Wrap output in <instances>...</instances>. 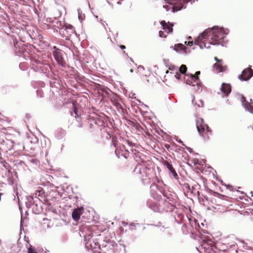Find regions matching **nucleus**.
<instances>
[{
    "mask_svg": "<svg viewBox=\"0 0 253 253\" xmlns=\"http://www.w3.org/2000/svg\"><path fill=\"white\" fill-rule=\"evenodd\" d=\"M225 34L222 30H211L204 31L195 40V44L199 45L201 48H209L211 44H222L224 42Z\"/></svg>",
    "mask_w": 253,
    "mask_h": 253,
    "instance_id": "1",
    "label": "nucleus"
},
{
    "mask_svg": "<svg viewBox=\"0 0 253 253\" xmlns=\"http://www.w3.org/2000/svg\"><path fill=\"white\" fill-rule=\"evenodd\" d=\"M84 240L87 250L91 251L93 253H101L99 251L101 249L100 238H94L92 234H85L84 235Z\"/></svg>",
    "mask_w": 253,
    "mask_h": 253,
    "instance_id": "2",
    "label": "nucleus"
},
{
    "mask_svg": "<svg viewBox=\"0 0 253 253\" xmlns=\"http://www.w3.org/2000/svg\"><path fill=\"white\" fill-rule=\"evenodd\" d=\"M229 207H207V210L208 211H212L213 212L217 213L218 214V215H220L223 213H229L231 214H235L237 213H240V214L242 215H249L250 214V213L251 212L252 215H253V209H252L250 210V211H245L243 212H242L239 210H235V209H230L228 210V208Z\"/></svg>",
    "mask_w": 253,
    "mask_h": 253,
    "instance_id": "3",
    "label": "nucleus"
},
{
    "mask_svg": "<svg viewBox=\"0 0 253 253\" xmlns=\"http://www.w3.org/2000/svg\"><path fill=\"white\" fill-rule=\"evenodd\" d=\"M196 127L200 135L205 140H208L212 135V130L202 118L196 120Z\"/></svg>",
    "mask_w": 253,
    "mask_h": 253,
    "instance_id": "4",
    "label": "nucleus"
},
{
    "mask_svg": "<svg viewBox=\"0 0 253 253\" xmlns=\"http://www.w3.org/2000/svg\"><path fill=\"white\" fill-rule=\"evenodd\" d=\"M36 200L33 202V205L38 206V205L45 204L50 205L51 203L48 202L47 195L45 194V191L41 187H38L35 192Z\"/></svg>",
    "mask_w": 253,
    "mask_h": 253,
    "instance_id": "5",
    "label": "nucleus"
},
{
    "mask_svg": "<svg viewBox=\"0 0 253 253\" xmlns=\"http://www.w3.org/2000/svg\"><path fill=\"white\" fill-rule=\"evenodd\" d=\"M150 209L153 211L154 212H158L161 214L171 213V216H173L175 221H177L178 218L175 215L174 209L172 208V207H148ZM176 208V207H173Z\"/></svg>",
    "mask_w": 253,
    "mask_h": 253,
    "instance_id": "6",
    "label": "nucleus"
},
{
    "mask_svg": "<svg viewBox=\"0 0 253 253\" xmlns=\"http://www.w3.org/2000/svg\"><path fill=\"white\" fill-rule=\"evenodd\" d=\"M150 169L146 166L138 164L134 168V171L139 174V177L142 181L145 180L149 175Z\"/></svg>",
    "mask_w": 253,
    "mask_h": 253,
    "instance_id": "7",
    "label": "nucleus"
},
{
    "mask_svg": "<svg viewBox=\"0 0 253 253\" xmlns=\"http://www.w3.org/2000/svg\"><path fill=\"white\" fill-rule=\"evenodd\" d=\"M166 185L164 182L159 183H152L150 186V191L151 194L154 197L155 195H158V192L166 196Z\"/></svg>",
    "mask_w": 253,
    "mask_h": 253,
    "instance_id": "8",
    "label": "nucleus"
},
{
    "mask_svg": "<svg viewBox=\"0 0 253 253\" xmlns=\"http://www.w3.org/2000/svg\"><path fill=\"white\" fill-rule=\"evenodd\" d=\"M86 212H85L84 207H77V208H74L72 212V217L74 221L78 222L81 219V216Z\"/></svg>",
    "mask_w": 253,
    "mask_h": 253,
    "instance_id": "9",
    "label": "nucleus"
},
{
    "mask_svg": "<svg viewBox=\"0 0 253 253\" xmlns=\"http://www.w3.org/2000/svg\"><path fill=\"white\" fill-rule=\"evenodd\" d=\"M87 207L90 208V209L85 210L86 211H85V212H86L87 214L84 213V214L83 215V218L90 220L95 222L97 221V220L99 218V215L96 213L93 209L91 208L90 207Z\"/></svg>",
    "mask_w": 253,
    "mask_h": 253,
    "instance_id": "10",
    "label": "nucleus"
},
{
    "mask_svg": "<svg viewBox=\"0 0 253 253\" xmlns=\"http://www.w3.org/2000/svg\"><path fill=\"white\" fill-rule=\"evenodd\" d=\"M53 55L54 57L55 60L58 63V64L62 66H64L65 65V62L64 58L62 57V54L60 49L56 48V46H53Z\"/></svg>",
    "mask_w": 253,
    "mask_h": 253,
    "instance_id": "11",
    "label": "nucleus"
},
{
    "mask_svg": "<svg viewBox=\"0 0 253 253\" xmlns=\"http://www.w3.org/2000/svg\"><path fill=\"white\" fill-rule=\"evenodd\" d=\"M186 217L188 218V221H189L191 227L193 229L194 228V227H195V229L198 232H201V233L209 234L208 231L204 229H202L201 228L199 221L197 219H194V220L193 221L192 218L189 217L187 214H186Z\"/></svg>",
    "mask_w": 253,
    "mask_h": 253,
    "instance_id": "12",
    "label": "nucleus"
},
{
    "mask_svg": "<svg viewBox=\"0 0 253 253\" xmlns=\"http://www.w3.org/2000/svg\"><path fill=\"white\" fill-rule=\"evenodd\" d=\"M186 76L187 78L185 79L186 84L194 86H195V84H193V81H194V82H195V84H197L198 89H199L200 86V81L199 78L193 76L192 74H191L190 75H187Z\"/></svg>",
    "mask_w": 253,
    "mask_h": 253,
    "instance_id": "13",
    "label": "nucleus"
},
{
    "mask_svg": "<svg viewBox=\"0 0 253 253\" xmlns=\"http://www.w3.org/2000/svg\"><path fill=\"white\" fill-rule=\"evenodd\" d=\"M253 76V70L248 68L245 69L242 73V74L239 76V79L241 81H248Z\"/></svg>",
    "mask_w": 253,
    "mask_h": 253,
    "instance_id": "14",
    "label": "nucleus"
},
{
    "mask_svg": "<svg viewBox=\"0 0 253 253\" xmlns=\"http://www.w3.org/2000/svg\"><path fill=\"white\" fill-rule=\"evenodd\" d=\"M111 101L113 105H114L119 113H123L124 109L121 104V99L118 96H114L111 98Z\"/></svg>",
    "mask_w": 253,
    "mask_h": 253,
    "instance_id": "15",
    "label": "nucleus"
},
{
    "mask_svg": "<svg viewBox=\"0 0 253 253\" xmlns=\"http://www.w3.org/2000/svg\"><path fill=\"white\" fill-rule=\"evenodd\" d=\"M27 208L31 209L32 212L36 214H43L45 215H47V213L45 212V207H26Z\"/></svg>",
    "mask_w": 253,
    "mask_h": 253,
    "instance_id": "16",
    "label": "nucleus"
},
{
    "mask_svg": "<svg viewBox=\"0 0 253 253\" xmlns=\"http://www.w3.org/2000/svg\"><path fill=\"white\" fill-rule=\"evenodd\" d=\"M163 165L169 169V174H171L174 178L178 179V176L170 163L168 161H165L163 162Z\"/></svg>",
    "mask_w": 253,
    "mask_h": 253,
    "instance_id": "17",
    "label": "nucleus"
},
{
    "mask_svg": "<svg viewBox=\"0 0 253 253\" xmlns=\"http://www.w3.org/2000/svg\"><path fill=\"white\" fill-rule=\"evenodd\" d=\"M161 24L163 27V29L165 31V32L167 33V34L169 33H171L173 31L172 27L173 25L171 23H166L165 21L163 20L161 22Z\"/></svg>",
    "mask_w": 253,
    "mask_h": 253,
    "instance_id": "18",
    "label": "nucleus"
},
{
    "mask_svg": "<svg viewBox=\"0 0 253 253\" xmlns=\"http://www.w3.org/2000/svg\"><path fill=\"white\" fill-rule=\"evenodd\" d=\"M214 59L217 61L213 66L214 70L218 73L224 71L226 67L222 65L221 61L218 60L217 57H215Z\"/></svg>",
    "mask_w": 253,
    "mask_h": 253,
    "instance_id": "19",
    "label": "nucleus"
},
{
    "mask_svg": "<svg viewBox=\"0 0 253 253\" xmlns=\"http://www.w3.org/2000/svg\"><path fill=\"white\" fill-rule=\"evenodd\" d=\"M220 89L227 96L231 91V86L230 84L223 83L221 85Z\"/></svg>",
    "mask_w": 253,
    "mask_h": 253,
    "instance_id": "20",
    "label": "nucleus"
},
{
    "mask_svg": "<svg viewBox=\"0 0 253 253\" xmlns=\"http://www.w3.org/2000/svg\"><path fill=\"white\" fill-rule=\"evenodd\" d=\"M45 212L47 213V215L49 214L52 213L53 215H57V208L56 207H45Z\"/></svg>",
    "mask_w": 253,
    "mask_h": 253,
    "instance_id": "21",
    "label": "nucleus"
},
{
    "mask_svg": "<svg viewBox=\"0 0 253 253\" xmlns=\"http://www.w3.org/2000/svg\"><path fill=\"white\" fill-rule=\"evenodd\" d=\"M171 48L176 51L184 50L186 49V46L182 43L175 44L174 46H172Z\"/></svg>",
    "mask_w": 253,
    "mask_h": 253,
    "instance_id": "22",
    "label": "nucleus"
},
{
    "mask_svg": "<svg viewBox=\"0 0 253 253\" xmlns=\"http://www.w3.org/2000/svg\"><path fill=\"white\" fill-rule=\"evenodd\" d=\"M174 213L177 215L178 218H179L177 219V221H176V222L178 224H181L182 223V218L184 216L183 214L181 213H179V211H178L177 209H176V211H174Z\"/></svg>",
    "mask_w": 253,
    "mask_h": 253,
    "instance_id": "23",
    "label": "nucleus"
},
{
    "mask_svg": "<svg viewBox=\"0 0 253 253\" xmlns=\"http://www.w3.org/2000/svg\"><path fill=\"white\" fill-rule=\"evenodd\" d=\"M19 208V209L20 210V213H21V220H20V231H21L22 230L24 231V225H23V224H24V221H23V217L22 216V214H23V207H18Z\"/></svg>",
    "mask_w": 253,
    "mask_h": 253,
    "instance_id": "24",
    "label": "nucleus"
},
{
    "mask_svg": "<svg viewBox=\"0 0 253 253\" xmlns=\"http://www.w3.org/2000/svg\"><path fill=\"white\" fill-rule=\"evenodd\" d=\"M181 187L186 195L188 196L190 185L188 183H184L181 184Z\"/></svg>",
    "mask_w": 253,
    "mask_h": 253,
    "instance_id": "25",
    "label": "nucleus"
},
{
    "mask_svg": "<svg viewBox=\"0 0 253 253\" xmlns=\"http://www.w3.org/2000/svg\"><path fill=\"white\" fill-rule=\"evenodd\" d=\"M57 208V216L61 217L62 215L64 217L65 216L66 212L64 210L63 208L61 209V207H58Z\"/></svg>",
    "mask_w": 253,
    "mask_h": 253,
    "instance_id": "26",
    "label": "nucleus"
},
{
    "mask_svg": "<svg viewBox=\"0 0 253 253\" xmlns=\"http://www.w3.org/2000/svg\"><path fill=\"white\" fill-rule=\"evenodd\" d=\"M110 137L112 138V145L117 149L118 144V140L117 137L114 135H113L112 136H110Z\"/></svg>",
    "mask_w": 253,
    "mask_h": 253,
    "instance_id": "27",
    "label": "nucleus"
},
{
    "mask_svg": "<svg viewBox=\"0 0 253 253\" xmlns=\"http://www.w3.org/2000/svg\"><path fill=\"white\" fill-rule=\"evenodd\" d=\"M196 192H198V191H197V190L194 187H189V192H188V196H191L192 194L195 195Z\"/></svg>",
    "mask_w": 253,
    "mask_h": 253,
    "instance_id": "28",
    "label": "nucleus"
},
{
    "mask_svg": "<svg viewBox=\"0 0 253 253\" xmlns=\"http://www.w3.org/2000/svg\"><path fill=\"white\" fill-rule=\"evenodd\" d=\"M187 67L185 65H182L179 68V72L181 74H185L187 71Z\"/></svg>",
    "mask_w": 253,
    "mask_h": 253,
    "instance_id": "29",
    "label": "nucleus"
},
{
    "mask_svg": "<svg viewBox=\"0 0 253 253\" xmlns=\"http://www.w3.org/2000/svg\"><path fill=\"white\" fill-rule=\"evenodd\" d=\"M108 241H109V247H111L112 248H114L115 247L118 246V244L116 242L114 241H111L109 239H108Z\"/></svg>",
    "mask_w": 253,
    "mask_h": 253,
    "instance_id": "30",
    "label": "nucleus"
},
{
    "mask_svg": "<svg viewBox=\"0 0 253 253\" xmlns=\"http://www.w3.org/2000/svg\"><path fill=\"white\" fill-rule=\"evenodd\" d=\"M68 240V237L67 234H64L62 235L61 238V241L62 242L65 243Z\"/></svg>",
    "mask_w": 253,
    "mask_h": 253,
    "instance_id": "31",
    "label": "nucleus"
},
{
    "mask_svg": "<svg viewBox=\"0 0 253 253\" xmlns=\"http://www.w3.org/2000/svg\"><path fill=\"white\" fill-rule=\"evenodd\" d=\"M160 182H163L162 180H160L158 176H156L153 180V182L152 183H159Z\"/></svg>",
    "mask_w": 253,
    "mask_h": 253,
    "instance_id": "32",
    "label": "nucleus"
},
{
    "mask_svg": "<svg viewBox=\"0 0 253 253\" xmlns=\"http://www.w3.org/2000/svg\"><path fill=\"white\" fill-rule=\"evenodd\" d=\"M73 111L75 114V117L77 118V117H78V109H77V107H76L74 103H73Z\"/></svg>",
    "mask_w": 253,
    "mask_h": 253,
    "instance_id": "33",
    "label": "nucleus"
},
{
    "mask_svg": "<svg viewBox=\"0 0 253 253\" xmlns=\"http://www.w3.org/2000/svg\"><path fill=\"white\" fill-rule=\"evenodd\" d=\"M129 229L131 230L136 229V224L133 222H130L129 224Z\"/></svg>",
    "mask_w": 253,
    "mask_h": 253,
    "instance_id": "34",
    "label": "nucleus"
},
{
    "mask_svg": "<svg viewBox=\"0 0 253 253\" xmlns=\"http://www.w3.org/2000/svg\"><path fill=\"white\" fill-rule=\"evenodd\" d=\"M159 36L161 38H166L167 36V34H165V32L162 31L159 32Z\"/></svg>",
    "mask_w": 253,
    "mask_h": 253,
    "instance_id": "35",
    "label": "nucleus"
},
{
    "mask_svg": "<svg viewBox=\"0 0 253 253\" xmlns=\"http://www.w3.org/2000/svg\"><path fill=\"white\" fill-rule=\"evenodd\" d=\"M99 237L98 238H100V242L101 241H103V242H105L107 244H110L109 241H108V239H104L103 237H101V235H99Z\"/></svg>",
    "mask_w": 253,
    "mask_h": 253,
    "instance_id": "36",
    "label": "nucleus"
},
{
    "mask_svg": "<svg viewBox=\"0 0 253 253\" xmlns=\"http://www.w3.org/2000/svg\"><path fill=\"white\" fill-rule=\"evenodd\" d=\"M174 77L177 79L179 80L180 79V77H181L180 74L178 73V72H176V74L174 75Z\"/></svg>",
    "mask_w": 253,
    "mask_h": 253,
    "instance_id": "37",
    "label": "nucleus"
},
{
    "mask_svg": "<svg viewBox=\"0 0 253 253\" xmlns=\"http://www.w3.org/2000/svg\"><path fill=\"white\" fill-rule=\"evenodd\" d=\"M193 41H189V42H185V44L188 45H189V46H192L193 45Z\"/></svg>",
    "mask_w": 253,
    "mask_h": 253,
    "instance_id": "38",
    "label": "nucleus"
},
{
    "mask_svg": "<svg viewBox=\"0 0 253 253\" xmlns=\"http://www.w3.org/2000/svg\"><path fill=\"white\" fill-rule=\"evenodd\" d=\"M200 74V71H197L196 72L195 74V75H193V76H195V77H196L197 78H199L198 76Z\"/></svg>",
    "mask_w": 253,
    "mask_h": 253,
    "instance_id": "39",
    "label": "nucleus"
},
{
    "mask_svg": "<svg viewBox=\"0 0 253 253\" xmlns=\"http://www.w3.org/2000/svg\"><path fill=\"white\" fill-rule=\"evenodd\" d=\"M183 208H184V209H187V208H188L189 210V211L192 213V214H193L192 212V211H191V207L190 206H189V207H182Z\"/></svg>",
    "mask_w": 253,
    "mask_h": 253,
    "instance_id": "40",
    "label": "nucleus"
},
{
    "mask_svg": "<svg viewBox=\"0 0 253 253\" xmlns=\"http://www.w3.org/2000/svg\"><path fill=\"white\" fill-rule=\"evenodd\" d=\"M28 250V253H37L34 250H29V249Z\"/></svg>",
    "mask_w": 253,
    "mask_h": 253,
    "instance_id": "41",
    "label": "nucleus"
},
{
    "mask_svg": "<svg viewBox=\"0 0 253 253\" xmlns=\"http://www.w3.org/2000/svg\"><path fill=\"white\" fill-rule=\"evenodd\" d=\"M24 240L26 241L27 243L29 244V240L28 238H26V236H24Z\"/></svg>",
    "mask_w": 253,
    "mask_h": 253,
    "instance_id": "42",
    "label": "nucleus"
},
{
    "mask_svg": "<svg viewBox=\"0 0 253 253\" xmlns=\"http://www.w3.org/2000/svg\"><path fill=\"white\" fill-rule=\"evenodd\" d=\"M46 22L51 23V22H52L53 21H51L50 18H47L46 19Z\"/></svg>",
    "mask_w": 253,
    "mask_h": 253,
    "instance_id": "43",
    "label": "nucleus"
},
{
    "mask_svg": "<svg viewBox=\"0 0 253 253\" xmlns=\"http://www.w3.org/2000/svg\"><path fill=\"white\" fill-rule=\"evenodd\" d=\"M200 103H201V104H197L198 106L199 107H200V106L203 107L204 106V102L202 101H200Z\"/></svg>",
    "mask_w": 253,
    "mask_h": 253,
    "instance_id": "44",
    "label": "nucleus"
},
{
    "mask_svg": "<svg viewBox=\"0 0 253 253\" xmlns=\"http://www.w3.org/2000/svg\"><path fill=\"white\" fill-rule=\"evenodd\" d=\"M250 111L251 112V113H253V106H251V105H250Z\"/></svg>",
    "mask_w": 253,
    "mask_h": 253,
    "instance_id": "45",
    "label": "nucleus"
},
{
    "mask_svg": "<svg viewBox=\"0 0 253 253\" xmlns=\"http://www.w3.org/2000/svg\"><path fill=\"white\" fill-rule=\"evenodd\" d=\"M161 224V222H158V224L157 225H155V224H151V225L152 226H160V224Z\"/></svg>",
    "mask_w": 253,
    "mask_h": 253,
    "instance_id": "46",
    "label": "nucleus"
},
{
    "mask_svg": "<svg viewBox=\"0 0 253 253\" xmlns=\"http://www.w3.org/2000/svg\"><path fill=\"white\" fill-rule=\"evenodd\" d=\"M120 47L122 49H124L126 48V46L124 45H120Z\"/></svg>",
    "mask_w": 253,
    "mask_h": 253,
    "instance_id": "47",
    "label": "nucleus"
},
{
    "mask_svg": "<svg viewBox=\"0 0 253 253\" xmlns=\"http://www.w3.org/2000/svg\"><path fill=\"white\" fill-rule=\"evenodd\" d=\"M241 101L243 103H244V102L246 101V99L244 96H242Z\"/></svg>",
    "mask_w": 253,
    "mask_h": 253,
    "instance_id": "48",
    "label": "nucleus"
},
{
    "mask_svg": "<svg viewBox=\"0 0 253 253\" xmlns=\"http://www.w3.org/2000/svg\"><path fill=\"white\" fill-rule=\"evenodd\" d=\"M120 245H122V244H121ZM122 246H123V247L124 248V251L126 252V245H125L124 244H122Z\"/></svg>",
    "mask_w": 253,
    "mask_h": 253,
    "instance_id": "49",
    "label": "nucleus"
},
{
    "mask_svg": "<svg viewBox=\"0 0 253 253\" xmlns=\"http://www.w3.org/2000/svg\"><path fill=\"white\" fill-rule=\"evenodd\" d=\"M184 228H187V226L186 225H185V224H184L182 226V229L183 230Z\"/></svg>",
    "mask_w": 253,
    "mask_h": 253,
    "instance_id": "50",
    "label": "nucleus"
},
{
    "mask_svg": "<svg viewBox=\"0 0 253 253\" xmlns=\"http://www.w3.org/2000/svg\"><path fill=\"white\" fill-rule=\"evenodd\" d=\"M200 225V226H202L203 227H205V224L204 223H201V225Z\"/></svg>",
    "mask_w": 253,
    "mask_h": 253,
    "instance_id": "51",
    "label": "nucleus"
},
{
    "mask_svg": "<svg viewBox=\"0 0 253 253\" xmlns=\"http://www.w3.org/2000/svg\"><path fill=\"white\" fill-rule=\"evenodd\" d=\"M101 246H102V247H103H103H106L107 246V245H104V244H102V245H101Z\"/></svg>",
    "mask_w": 253,
    "mask_h": 253,
    "instance_id": "52",
    "label": "nucleus"
},
{
    "mask_svg": "<svg viewBox=\"0 0 253 253\" xmlns=\"http://www.w3.org/2000/svg\"><path fill=\"white\" fill-rule=\"evenodd\" d=\"M27 214H28V212L27 211H25V215H26Z\"/></svg>",
    "mask_w": 253,
    "mask_h": 253,
    "instance_id": "53",
    "label": "nucleus"
},
{
    "mask_svg": "<svg viewBox=\"0 0 253 253\" xmlns=\"http://www.w3.org/2000/svg\"><path fill=\"white\" fill-rule=\"evenodd\" d=\"M135 224H136V225L140 226L141 225L140 223H135Z\"/></svg>",
    "mask_w": 253,
    "mask_h": 253,
    "instance_id": "54",
    "label": "nucleus"
},
{
    "mask_svg": "<svg viewBox=\"0 0 253 253\" xmlns=\"http://www.w3.org/2000/svg\"><path fill=\"white\" fill-rule=\"evenodd\" d=\"M250 220H252V221H253V217H250Z\"/></svg>",
    "mask_w": 253,
    "mask_h": 253,
    "instance_id": "55",
    "label": "nucleus"
},
{
    "mask_svg": "<svg viewBox=\"0 0 253 253\" xmlns=\"http://www.w3.org/2000/svg\"><path fill=\"white\" fill-rule=\"evenodd\" d=\"M169 73V70H167V71H166V73H167V74H168Z\"/></svg>",
    "mask_w": 253,
    "mask_h": 253,
    "instance_id": "56",
    "label": "nucleus"
},
{
    "mask_svg": "<svg viewBox=\"0 0 253 253\" xmlns=\"http://www.w3.org/2000/svg\"><path fill=\"white\" fill-rule=\"evenodd\" d=\"M47 220V218H43V220Z\"/></svg>",
    "mask_w": 253,
    "mask_h": 253,
    "instance_id": "57",
    "label": "nucleus"
},
{
    "mask_svg": "<svg viewBox=\"0 0 253 253\" xmlns=\"http://www.w3.org/2000/svg\"><path fill=\"white\" fill-rule=\"evenodd\" d=\"M245 207H242V206H240V208L241 209H242V208H245Z\"/></svg>",
    "mask_w": 253,
    "mask_h": 253,
    "instance_id": "58",
    "label": "nucleus"
},
{
    "mask_svg": "<svg viewBox=\"0 0 253 253\" xmlns=\"http://www.w3.org/2000/svg\"><path fill=\"white\" fill-rule=\"evenodd\" d=\"M169 235H172V234H171L170 232H169Z\"/></svg>",
    "mask_w": 253,
    "mask_h": 253,
    "instance_id": "59",
    "label": "nucleus"
},
{
    "mask_svg": "<svg viewBox=\"0 0 253 253\" xmlns=\"http://www.w3.org/2000/svg\"><path fill=\"white\" fill-rule=\"evenodd\" d=\"M48 252H49V251H48V250H46V251H45V253H47Z\"/></svg>",
    "mask_w": 253,
    "mask_h": 253,
    "instance_id": "60",
    "label": "nucleus"
},
{
    "mask_svg": "<svg viewBox=\"0 0 253 253\" xmlns=\"http://www.w3.org/2000/svg\"><path fill=\"white\" fill-rule=\"evenodd\" d=\"M145 228H146V227H143V230H145Z\"/></svg>",
    "mask_w": 253,
    "mask_h": 253,
    "instance_id": "61",
    "label": "nucleus"
},
{
    "mask_svg": "<svg viewBox=\"0 0 253 253\" xmlns=\"http://www.w3.org/2000/svg\"><path fill=\"white\" fill-rule=\"evenodd\" d=\"M79 127H82V125H81V124H80V125H79Z\"/></svg>",
    "mask_w": 253,
    "mask_h": 253,
    "instance_id": "62",
    "label": "nucleus"
},
{
    "mask_svg": "<svg viewBox=\"0 0 253 253\" xmlns=\"http://www.w3.org/2000/svg\"><path fill=\"white\" fill-rule=\"evenodd\" d=\"M73 224L76 225V223H73Z\"/></svg>",
    "mask_w": 253,
    "mask_h": 253,
    "instance_id": "63",
    "label": "nucleus"
},
{
    "mask_svg": "<svg viewBox=\"0 0 253 253\" xmlns=\"http://www.w3.org/2000/svg\"><path fill=\"white\" fill-rule=\"evenodd\" d=\"M47 227H50V226L49 225H47Z\"/></svg>",
    "mask_w": 253,
    "mask_h": 253,
    "instance_id": "64",
    "label": "nucleus"
}]
</instances>
